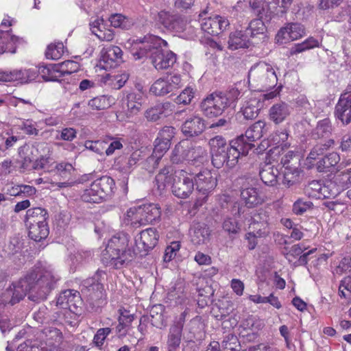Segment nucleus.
Segmentation results:
<instances>
[{
	"mask_svg": "<svg viewBox=\"0 0 351 351\" xmlns=\"http://www.w3.org/2000/svg\"><path fill=\"white\" fill-rule=\"evenodd\" d=\"M176 179L172 184V193L178 198L186 199L194 190L193 178L183 171H178Z\"/></svg>",
	"mask_w": 351,
	"mask_h": 351,
	"instance_id": "dca6fc26",
	"label": "nucleus"
},
{
	"mask_svg": "<svg viewBox=\"0 0 351 351\" xmlns=\"http://www.w3.org/2000/svg\"><path fill=\"white\" fill-rule=\"evenodd\" d=\"M57 64L39 65L38 66V74L45 81H57L61 75L58 74Z\"/></svg>",
	"mask_w": 351,
	"mask_h": 351,
	"instance_id": "ea45409f",
	"label": "nucleus"
},
{
	"mask_svg": "<svg viewBox=\"0 0 351 351\" xmlns=\"http://www.w3.org/2000/svg\"><path fill=\"white\" fill-rule=\"evenodd\" d=\"M334 143L333 140L330 139L325 143L317 144L311 151L307 158L312 160H316L318 156L323 155L328 148L334 145Z\"/></svg>",
	"mask_w": 351,
	"mask_h": 351,
	"instance_id": "3c124183",
	"label": "nucleus"
},
{
	"mask_svg": "<svg viewBox=\"0 0 351 351\" xmlns=\"http://www.w3.org/2000/svg\"><path fill=\"white\" fill-rule=\"evenodd\" d=\"M123 62V51L118 46L110 45L104 47L100 52V58L97 67L108 70L118 66Z\"/></svg>",
	"mask_w": 351,
	"mask_h": 351,
	"instance_id": "2eb2a0df",
	"label": "nucleus"
},
{
	"mask_svg": "<svg viewBox=\"0 0 351 351\" xmlns=\"http://www.w3.org/2000/svg\"><path fill=\"white\" fill-rule=\"evenodd\" d=\"M335 114L343 123L348 124L351 122V95L339 97L335 107Z\"/></svg>",
	"mask_w": 351,
	"mask_h": 351,
	"instance_id": "c85d7f7f",
	"label": "nucleus"
},
{
	"mask_svg": "<svg viewBox=\"0 0 351 351\" xmlns=\"http://www.w3.org/2000/svg\"><path fill=\"white\" fill-rule=\"evenodd\" d=\"M331 130L330 121L328 119L319 121L316 127V132L319 137L327 136Z\"/></svg>",
	"mask_w": 351,
	"mask_h": 351,
	"instance_id": "0e129e2a",
	"label": "nucleus"
},
{
	"mask_svg": "<svg viewBox=\"0 0 351 351\" xmlns=\"http://www.w3.org/2000/svg\"><path fill=\"white\" fill-rule=\"evenodd\" d=\"M289 134L285 129L277 130L269 136L271 143L276 147H281L282 149H287L290 144L287 142Z\"/></svg>",
	"mask_w": 351,
	"mask_h": 351,
	"instance_id": "37998d69",
	"label": "nucleus"
},
{
	"mask_svg": "<svg viewBox=\"0 0 351 351\" xmlns=\"http://www.w3.org/2000/svg\"><path fill=\"white\" fill-rule=\"evenodd\" d=\"M221 348L223 351H239L240 343L237 337L232 334L226 336L221 342Z\"/></svg>",
	"mask_w": 351,
	"mask_h": 351,
	"instance_id": "8fccbe9b",
	"label": "nucleus"
},
{
	"mask_svg": "<svg viewBox=\"0 0 351 351\" xmlns=\"http://www.w3.org/2000/svg\"><path fill=\"white\" fill-rule=\"evenodd\" d=\"M82 304L80 293L73 289H67L62 291L58 295L56 305L61 308L68 309L71 312L77 314L78 307Z\"/></svg>",
	"mask_w": 351,
	"mask_h": 351,
	"instance_id": "aec40b11",
	"label": "nucleus"
},
{
	"mask_svg": "<svg viewBox=\"0 0 351 351\" xmlns=\"http://www.w3.org/2000/svg\"><path fill=\"white\" fill-rule=\"evenodd\" d=\"M265 122L258 121L245 131V134H242L234 140V143L239 147L244 156H246L249 151L255 146L254 143L259 140L267 132Z\"/></svg>",
	"mask_w": 351,
	"mask_h": 351,
	"instance_id": "9d476101",
	"label": "nucleus"
},
{
	"mask_svg": "<svg viewBox=\"0 0 351 351\" xmlns=\"http://www.w3.org/2000/svg\"><path fill=\"white\" fill-rule=\"evenodd\" d=\"M252 222L249 229L256 227L255 230L259 232V235H266L268 233L269 224L272 223V217L270 216V209L261 208L258 210L251 217Z\"/></svg>",
	"mask_w": 351,
	"mask_h": 351,
	"instance_id": "5701e85b",
	"label": "nucleus"
},
{
	"mask_svg": "<svg viewBox=\"0 0 351 351\" xmlns=\"http://www.w3.org/2000/svg\"><path fill=\"white\" fill-rule=\"evenodd\" d=\"M129 236L119 232L111 237L102 252L101 261L106 266L120 269L133 258V252L128 248Z\"/></svg>",
	"mask_w": 351,
	"mask_h": 351,
	"instance_id": "7ed1b4c3",
	"label": "nucleus"
},
{
	"mask_svg": "<svg viewBox=\"0 0 351 351\" xmlns=\"http://www.w3.org/2000/svg\"><path fill=\"white\" fill-rule=\"evenodd\" d=\"M182 332L169 328L167 339L168 351H176L180 346Z\"/></svg>",
	"mask_w": 351,
	"mask_h": 351,
	"instance_id": "a18cd8bd",
	"label": "nucleus"
},
{
	"mask_svg": "<svg viewBox=\"0 0 351 351\" xmlns=\"http://www.w3.org/2000/svg\"><path fill=\"white\" fill-rule=\"evenodd\" d=\"M195 95V90L193 88L187 86L176 97V102L178 104H189Z\"/></svg>",
	"mask_w": 351,
	"mask_h": 351,
	"instance_id": "5fc2aeb1",
	"label": "nucleus"
},
{
	"mask_svg": "<svg viewBox=\"0 0 351 351\" xmlns=\"http://www.w3.org/2000/svg\"><path fill=\"white\" fill-rule=\"evenodd\" d=\"M212 163L216 168L226 165L229 168L234 167L238 162L241 156H244L239 147L234 143V140L227 143L226 139L221 136H216L209 141Z\"/></svg>",
	"mask_w": 351,
	"mask_h": 351,
	"instance_id": "20e7f679",
	"label": "nucleus"
},
{
	"mask_svg": "<svg viewBox=\"0 0 351 351\" xmlns=\"http://www.w3.org/2000/svg\"><path fill=\"white\" fill-rule=\"evenodd\" d=\"M116 190L114 180L109 176H102L93 182L82 194L83 201L99 203L110 197Z\"/></svg>",
	"mask_w": 351,
	"mask_h": 351,
	"instance_id": "0eeeda50",
	"label": "nucleus"
},
{
	"mask_svg": "<svg viewBox=\"0 0 351 351\" xmlns=\"http://www.w3.org/2000/svg\"><path fill=\"white\" fill-rule=\"evenodd\" d=\"M59 280L60 276L51 266L38 269L21 279L16 285H13V291H6L8 295L12 292L9 303L14 305L26 295L34 302L45 300Z\"/></svg>",
	"mask_w": 351,
	"mask_h": 351,
	"instance_id": "f257e3e1",
	"label": "nucleus"
},
{
	"mask_svg": "<svg viewBox=\"0 0 351 351\" xmlns=\"http://www.w3.org/2000/svg\"><path fill=\"white\" fill-rule=\"evenodd\" d=\"M63 53L64 45L62 42H58L48 45L45 56L48 59L58 60Z\"/></svg>",
	"mask_w": 351,
	"mask_h": 351,
	"instance_id": "de8ad7c7",
	"label": "nucleus"
},
{
	"mask_svg": "<svg viewBox=\"0 0 351 351\" xmlns=\"http://www.w3.org/2000/svg\"><path fill=\"white\" fill-rule=\"evenodd\" d=\"M209 12L208 7L204 9L199 16L202 18L200 26L202 31L211 36H217L225 31L230 25L228 19L224 16L215 14L206 17Z\"/></svg>",
	"mask_w": 351,
	"mask_h": 351,
	"instance_id": "9b49d317",
	"label": "nucleus"
},
{
	"mask_svg": "<svg viewBox=\"0 0 351 351\" xmlns=\"http://www.w3.org/2000/svg\"><path fill=\"white\" fill-rule=\"evenodd\" d=\"M290 114V108L285 102H280L273 105L269 109V119L276 124L284 121Z\"/></svg>",
	"mask_w": 351,
	"mask_h": 351,
	"instance_id": "72a5a7b5",
	"label": "nucleus"
},
{
	"mask_svg": "<svg viewBox=\"0 0 351 351\" xmlns=\"http://www.w3.org/2000/svg\"><path fill=\"white\" fill-rule=\"evenodd\" d=\"M108 145L106 141H86L84 143L86 149H89L97 154L102 155L106 147Z\"/></svg>",
	"mask_w": 351,
	"mask_h": 351,
	"instance_id": "864d4df0",
	"label": "nucleus"
},
{
	"mask_svg": "<svg viewBox=\"0 0 351 351\" xmlns=\"http://www.w3.org/2000/svg\"><path fill=\"white\" fill-rule=\"evenodd\" d=\"M319 45V42L318 40L314 38L313 37H309L302 43L294 45L290 49L289 53L291 56L296 55L306 50H309L315 47H318Z\"/></svg>",
	"mask_w": 351,
	"mask_h": 351,
	"instance_id": "79ce46f5",
	"label": "nucleus"
},
{
	"mask_svg": "<svg viewBox=\"0 0 351 351\" xmlns=\"http://www.w3.org/2000/svg\"><path fill=\"white\" fill-rule=\"evenodd\" d=\"M29 230V237L35 241H40L47 237L49 228L47 223H26Z\"/></svg>",
	"mask_w": 351,
	"mask_h": 351,
	"instance_id": "e433bc0d",
	"label": "nucleus"
},
{
	"mask_svg": "<svg viewBox=\"0 0 351 351\" xmlns=\"http://www.w3.org/2000/svg\"><path fill=\"white\" fill-rule=\"evenodd\" d=\"M188 161H191L193 164L203 163L207 160L208 154L204 147L194 145L191 143V147L188 149Z\"/></svg>",
	"mask_w": 351,
	"mask_h": 351,
	"instance_id": "58836bf2",
	"label": "nucleus"
},
{
	"mask_svg": "<svg viewBox=\"0 0 351 351\" xmlns=\"http://www.w3.org/2000/svg\"><path fill=\"white\" fill-rule=\"evenodd\" d=\"M227 107L228 99L223 93H213L200 104L201 111L208 118L221 115Z\"/></svg>",
	"mask_w": 351,
	"mask_h": 351,
	"instance_id": "f8f14e48",
	"label": "nucleus"
},
{
	"mask_svg": "<svg viewBox=\"0 0 351 351\" xmlns=\"http://www.w3.org/2000/svg\"><path fill=\"white\" fill-rule=\"evenodd\" d=\"M252 20L245 32L250 38H253L258 35H263L265 31V25L262 18Z\"/></svg>",
	"mask_w": 351,
	"mask_h": 351,
	"instance_id": "49530a36",
	"label": "nucleus"
},
{
	"mask_svg": "<svg viewBox=\"0 0 351 351\" xmlns=\"http://www.w3.org/2000/svg\"><path fill=\"white\" fill-rule=\"evenodd\" d=\"M348 172L346 171L334 177L333 182L338 187L341 188V191L351 186L350 180L348 179Z\"/></svg>",
	"mask_w": 351,
	"mask_h": 351,
	"instance_id": "69168bd1",
	"label": "nucleus"
},
{
	"mask_svg": "<svg viewBox=\"0 0 351 351\" xmlns=\"http://www.w3.org/2000/svg\"><path fill=\"white\" fill-rule=\"evenodd\" d=\"M341 192V188L338 187L333 181H328L322 185V193L320 199L335 197Z\"/></svg>",
	"mask_w": 351,
	"mask_h": 351,
	"instance_id": "09e8293b",
	"label": "nucleus"
},
{
	"mask_svg": "<svg viewBox=\"0 0 351 351\" xmlns=\"http://www.w3.org/2000/svg\"><path fill=\"white\" fill-rule=\"evenodd\" d=\"M143 157V152L140 150L134 152L128 159L127 165L123 167H119V170L125 173L130 172L132 167L135 166Z\"/></svg>",
	"mask_w": 351,
	"mask_h": 351,
	"instance_id": "603ef678",
	"label": "nucleus"
},
{
	"mask_svg": "<svg viewBox=\"0 0 351 351\" xmlns=\"http://www.w3.org/2000/svg\"><path fill=\"white\" fill-rule=\"evenodd\" d=\"M282 173V184L287 187L293 186L299 180L300 171L296 167L286 166Z\"/></svg>",
	"mask_w": 351,
	"mask_h": 351,
	"instance_id": "a19ab883",
	"label": "nucleus"
},
{
	"mask_svg": "<svg viewBox=\"0 0 351 351\" xmlns=\"http://www.w3.org/2000/svg\"><path fill=\"white\" fill-rule=\"evenodd\" d=\"M122 102L126 105L127 107V116L130 117L137 114L142 106L143 94L141 93L131 92L123 93Z\"/></svg>",
	"mask_w": 351,
	"mask_h": 351,
	"instance_id": "a878e982",
	"label": "nucleus"
},
{
	"mask_svg": "<svg viewBox=\"0 0 351 351\" xmlns=\"http://www.w3.org/2000/svg\"><path fill=\"white\" fill-rule=\"evenodd\" d=\"M128 44L130 53L136 60L149 58L157 70L168 69L176 62L174 53L167 51L164 53L162 47L167 46V43L158 36L147 35L143 38L130 39Z\"/></svg>",
	"mask_w": 351,
	"mask_h": 351,
	"instance_id": "f03ea898",
	"label": "nucleus"
},
{
	"mask_svg": "<svg viewBox=\"0 0 351 351\" xmlns=\"http://www.w3.org/2000/svg\"><path fill=\"white\" fill-rule=\"evenodd\" d=\"M262 1V2L256 0L250 1V5L256 15L268 20L271 18L272 14L275 12L280 0Z\"/></svg>",
	"mask_w": 351,
	"mask_h": 351,
	"instance_id": "b1692460",
	"label": "nucleus"
},
{
	"mask_svg": "<svg viewBox=\"0 0 351 351\" xmlns=\"http://www.w3.org/2000/svg\"><path fill=\"white\" fill-rule=\"evenodd\" d=\"M20 40L19 37L11 35L9 32L0 29V54L5 52L15 53L16 45L20 43Z\"/></svg>",
	"mask_w": 351,
	"mask_h": 351,
	"instance_id": "473e14b6",
	"label": "nucleus"
},
{
	"mask_svg": "<svg viewBox=\"0 0 351 351\" xmlns=\"http://www.w3.org/2000/svg\"><path fill=\"white\" fill-rule=\"evenodd\" d=\"M191 111L185 109L176 112L177 117L188 115L181 128L182 132L186 136L193 137L201 134L206 128L205 121L199 114H189Z\"/></svg>",
	"mask_w": 351,
	"mask_h": 351,
	"instance_id": "ddd939ff",
	"label": "nucleus"
},
{
	"mask_svg": "<svg viewBox=\"0 0 351 351\" xmlns=\"http://www.w3.org/2000/svg\"><path fill=\"white\" fill-rule=\"evenodd\" d=\"M339 295L345 298L351 297V276H346L341 281Z\"/></svg>",
	"mask_w": 351,
	"mask_h": 351,
	"instance_id": "680f3d73",
	"label": "nucleus"
},
{
	"mask_svg": "<svg viewBox=\"0 0 351 351\" xmlns=\"http://www.w3.org/2000/svg\"><path fill=\"white\" fill-rule=\"evenodd\" d=\"M161 215L158 204H146L130 208L123 217L126 225L137 228L158 220Z\"/></svg>",
	"mask_w": 351,
	"mask_h": 351,
	"instance_id": "423d86ee",
	"label": "nucleus"
},
{
	"mask_svg": "<svg viewBox=\"0 0 351 351\" xmlns=\"http://www.w3.org/2000/svg\"><path fill=\"white\" fill-rule=\"evenodd\" d=\"M109 21L112 26L114 27H119L123 29H129L134 24L132 19L128 18L121 14H114L110 16Z\"/></svg>",
	"mask_w": 351,
	"mask_h": 351,
	"instance_id": "c03bdc74",
	"label": "nucleus"
},
{
	"mask_svg": "<svg viewBox=\"0 0 351 351\" xmlns=\"http://www.w3.org/2000/svg\"><path fill=\"white\" fill-rule=\"evenodd\" d=\"M243 95H246L244 103L241 108V112L246 119H255L262 108L261 99L256 96V93L251 90H245Z\"/></svg>",
	"mask_w": 351,
	"mask_h": 351,
	"instance_id": "412c9836",
	"label": "nucleus"
},
{
	"mask_svg": "<svg viewBox=\"0 0 351 351\" xmlns=\"http://www.w3.org/2000/svg\"><path fill=\"white\" fill-rule=\"evenodd\" d=\"M322 183L320 181L313 180L308 184L305 188V193L308 196L320 199V193H322Z\"/></svg>",
	"mask_w": 351,
	"mask_h": 351,
	"instance_id": "13d9d810",
	"label": "nucleus"
},
{
	"mask_svg": "<svg viewBox=\"0 0 351 351\" xmlns=\"http://www.w3.org/2000/svg\"><path fill=\"white\" fill-rule=\"evenodd\" d=\"M105 275L104 271L98 270L93 277L84 280L82 284L81 291L94 311H97L106 304L104 286L101 282V278Z\"/></svg>",
	"mask_w": 351,
	"mask_h": 351,
	"instance_id": "6e6552de",
	"label": "nucleus"
},
{
	"mask_svg": "<svg viewBox=\"0 0 351 351\" xmlns=\"http://www.w3.org/2000/svg\"><path fill=\"white\" fill-rule=\"evenodd\" d=\"M313 203L308 200L300 198L293 204V213L297 215H301L311 208Z\"/></svg>",
	"mask_w": 351,
	"mask_h": 351,
	"instance_id": "4d7b16f0",
	"label": "nucleus"
},
{
	"mask_svg": "<svg viewBox=\"0 0 351 351\" xmlns=\"http://www.w3.org/2000/svg\"><path fill=\"white\" fill-rule=\"evenodd\" d=\"M241 197L247 207H253L261 204L263 199L258 189L255 186V181L251 178H241Z\"/></svg>",
	"mask_w": 351,
	"mask_h": 351,
	"instance_id": "a211bd4d",
	"label": "nucleus"
},
{
	"mask_svg": "<svg viewBox=\"0 0 351 351\" xmlns=\"http://www.w3.org/2000/svg\"><path fill=\"white\" fill-rule=\"evenodd\" d=\"M177 173L172 166H166L159 171L155 178V186L160 194H162L169 187L172 189Z\"/></svg>",
	"mask_w": 351,
	"mask_h": 351,
	"instance_id": "393cba45",
	"label": "nucleus"
},
{
	"mask_svg": "<svg viewBox=\"0 0 351 351\" xmlns=\"http://www.w3.org/2000/svg\"><path fill=\"white\" fill-rule=\"evenodd\" d=\"M171 25L169 30L176 32H182L186 29L187 23L184 17L178 14H175Z\"/></svg>",
	"mask_w": 351,
	"mask_h": 351,
	"instance_id": "bf43d9fd",
	"label": "nucleus"
},
{
	"mask_svg": "<svg viewBox=\"0 0 351 351\" xmlns=\"http://www.w3.org/2000/svg\"><path fill=\"white\" fill-rule=\"evenodd\" d=\"M159 234L155 228H148L142 230L135 237L134 254L145 256L158 243Z\"/></svg>",
	"mask_w": 351,
	"mask_h": 351,
	"instance_id": "4468645a",
	"label": "nucleus"
},
{
	"mask_svg": "<svg viewBox=\"0 0 351 351\" xmlns=\"http://www.w3.org/2000/svg\"><path fill=\"white\" fill-rule=\"evenodd\" d=\"M340 160L339 155L336 152L330 153L321 160L317 164V169L319 172H332L339 171V167H337Z\"/></svg>",
	"mask_w": 351,
	"mask_h": 351,
	"instance_id": "2f4dec72",
	"label": "nucleus"
},
{
	"mask_svg": "<svg viewBox=\"0 0 351 351\" xmlns=\"http://www.w3.org/2000/svg\"><path fill=\"white\" fill-rule=\"evenodd\" d=\"M129 75L126 73L117 75L107 74L103 77L104 83L112 88L118 90L122 88L128 80Z\"/></svg>",
	"mask_w": 351,
	"mask_h": 351,
	"instance_id": "4c0bfd02",
	"label": "nucleus"
},
{
	"mask_svg": "<svg viewBox=\"0 0 351 351\" xmlns=\"http://www.w3.org/2000/svg\"><path fill=\"white\" fill-rule=\"evenodd\" d=\"M108 147L104 149L106 156L112 155L116 150H120L123 148L122 139L109 136L107 138Z\"/></svg>",
	"mask_w": 351,
	"mask_h": 351,
	"instance_id": "6e6d98bb",
	"label": "nucleus"
},
{
	"mask_svg": "<svg viewBox=\"0 0 351 351\" xmlns=\"http://www.w3.org/2000/svg\"><path fill=\"white\" fill-rule=\"evenodd\" d=\"M305 34V29L302 24L291 23L280 29L276 36V39L277 43L284 44L299 39Z\"/></svg>",
	"mask_w": 351,
	"mask_h": 351,
	"instance_id": "6ab92c4d",
	"label": "nucleus"
},
{
	"mask_svg": "<svg viewBox=\"0 0 351 351\" xmlns=\"http://www.w3.org/2000/svg\"><path fill=\"white\" fill-rule=\"evenodd\" d=\"M278 77L274 68L269 63L254 64L248 72V84L254 91L263 92L275 88Z\"/></svg>",
	"mask_w": 351,
	"mask_h": 351,
	"instance_id": "39448f33",
	"label": "nucleus"
},
{
	"mask_svg": "<svg viewBox=\"0 0 351 351\" xmlns=\"http://www.w3.org/2000/svg\"><path fill=\"white\" fill-rule=\"evenodd\" d=\"M279 173L278 167L271 163H265L259 171L261 180L267 186H275L278 183Z\"/></svg>",
	"mask_w": 351,
	"mask_h": 351,
	"instance_id": "c756f323",
	"label": "nucleus"
},
{
	"mask_svg": "<svg viewBox=\"0 0 351 351\" xmlns=\"http://www.w3.org/2000/svg\"><path fill=\"white\" fill-rule=\"evenodd\" d=\"M53 162H51V159L49 157L42 156L36 160L33 165L35 169H44L46 171H52Z\"/></svg>",
	"mask_w": 351,
	"mask_h": 351,
	"instance_id": "e2e57ef3",
	"label": "nucleus"
},
{
	"mask_svg": "<svg viewBox=\"0 0 351 351\" xmlns=\"http://www.w3.org/2000/svg\"><path fill=\"white\" fill-rule=\"evenodd\" d=\"M88 106L96 110L106 109L110 106L108 99L105 96L96 97L88 101Z\"/></svg>",
	"mask_w": 351,
	"mask_h": 351,
	"instance_id": "052dcab7",
	"label": "nucleus"
},
{
	"mask_svg": "<svg viewBox=\"0 0 351 351\" xmlns=\"http://www.w3.org/2000/svg\"><path fill=\"white\" fill-rule=\"evenodd\" d=\"M191 147V142L183 140L179 142L172 149L170 160L173 164H180L188 160V149Z\"/></svg>",
	"mask_w": 351,
	"mask_h": 351,
	"instance_id": "7c9ffc66",
	"label": "nucleus"
},
{
	"mask_svg": "<svg viewBox=\"0 0 351 351\" xmlns=\"http://www.w3.org/2000/svg\"><path fill=\"white\" fill-rule=\"evenodd\" d=\"M250 45V38L243 31H237L230 35L228 40V47L232 50H236L241 48H247Z\"/></svg>",
	"mask_w": 351,
	"mask_h": 351,
	"instance_id": "f704fd0d",
	"label": "nucleus"
},
{
	"mask_svg": "<svg viewBox=\"0 0 351 351\" xmlns=\"http://www.w3.org/2000/svg\"><path fill=\"white\" fill-rule=\"evenodd\" d=\"M193 178L197 193L193 208H198L206 202L208 196L215 189L217 180L215 174L208 169L201 171Z\"/></svg>",
	"mask_w": 351,
	"mask_h": 351,
	"instance_id": "1a4fd4ad",
	"label": "nucleus"
},
{
	"mask_svg": "<svg viewBox=\"0 0 351 351\" xmlns=\"http://www.w3.org/2000/svg\"><path fill=\"white\" fill-rule=\"evenodd\" d=\"M47 211L40 207L28 209L25 215V223H47Z\"/></svg>",
	"mask_w": 351,
	"mask_h": 351,
	"instance_id": "c9c22d12",
	"label": "nucleus"
},
{
	"mask_svg": "<svg viewBox=\"0 0 351 351\" xmlns=\"http://www.w3.org/2000/svg\"><path fill=\"white\" fill-rule=\"evenodd\" d=\"M191 241L194 245L204 243L209 237V228L205 223L193 222L189 230Z\"/></svg>",
	"mask_w": 351,
	"mask_h": 351,
	"instance_id": "cd10ccee",
	"label": "nucleus"
},
{
	"mask_svg": "<svg viewBox=\"0 0 351 351\" xmlns=\"http://www.w3.org/2000/svg\"><path fill=\"white\" fill-rule=\"evenodd\" d=\"M160 160V157L152 153V155L147 157L143 162V167L149 172H152L158 167Z\"/></svg>",
	"mask_w": 351,
	"mask_h": 351,
	"instance_id": "774afa93",
	"label": "nucleus"
},
{
	"mask_svg": "<svg viewBox=\"0 0 351 351\" xmlns=\"http://www.w3.org/2000/svg\"><path fill=\"white\" fill-rule=\"evenodd\" d=\"M181 82L179 75H168L156 80L151 86L149 91L156 96H164L179 88Z\"/></svg>",
	"mask_w": 351,
	"mask_h": 351,
	"instance_id": "f3484780",
	"label": "nucleus"
},
{
	"mask_svg": "<svg viewBox=\"0 0 351 351\" xmlns=\"http://www.w3.org/2000/svg\"><path fill=\"white\" fill-rule=\"evenodd\" d=\"M59 73H71L77 71L78 69L77 63L73 60H66L58 64Z\"/></svg>",
	"mask_w": 351,
	"mask_h": 351,
	"instance_id": "338daca9",
	"label": "nucleus"
},
{
	"mask_svg": "<svg viewBox=\"0 0 351 351\" xmlns=\"http://www.w3.org/2000/svg\"><path fill=\"white\" fill-rule=\"evenodd\" d=\"M38 67L27 70H14L12 71H0V81L14 82L21 83L34 80L38 75Z\"/></svg>",
	"mask_w": 351,
	"mask_h": 351,
	"instance_id": "4be33fe9",
	"label": "nucleus"
},
{
	"mask_svg": "<svg viewBox=\"0 0 351 351\" xmlns=\"http://www.w3.org/2000/svg\"><path fill=\"white\" fill-rule=\"evenodd\" d=\"M244 213V207L241 206L239 204H234L231 210V214L233 217H227L223 222L222 227L223 230L228 234H237L239 232L240 226L236 217H240Z\"/></svg>",
	"mask_w": 351,
	"mask_h": 351,
	"instance_id": "bb28decb",
	"label": "nucleus"
}]
</instances>
